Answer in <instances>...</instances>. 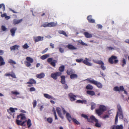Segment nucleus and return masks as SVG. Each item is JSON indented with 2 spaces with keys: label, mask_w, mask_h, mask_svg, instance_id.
<instances>
[{
  "label": "nucleus",
  "mask_w": 129,
  "mask_h": 129,
  "mask_svg": "<svg viewBox=\"0 0 129 129\" xmlns=\"http://www.w3.org/2000/svg\"><path fill=\"white\" fill-rule=\"evenodd\" d=\"M36 82L35 80L33 79H30L28 82L26 83V84H36Z\"/></svg>",
  "instance_id": "aec40b11"
},
{
  "label": "nucleus",
  "mask_w": 129,
  "mask_h": 129,
  "mask_svg": "<svg viewBox=\"0 0 129 129\" xmlns=\"http://www.w3.org/2000/svg\"><path fill=\"white\" fill-rule=\"evenodd\" d=\"M95 122V126L98 127H101V124L99 123V121L98 120Z\"/></svg>",
  "instance_id": "4c0bfd02"
},
{
  "label": "nucleus",
  "mask_w": 129,
  "mask_h": 129,
  "mask_svg": "<svg viewBox=\"0 0 129 129\" xmlns=\"http://www.w3.org/2000/svg\"><path fill=\"white\" fill-rule=\"evenodd\" d=\"M72 120L74 123L77 125L80 124V123L76 119L73 118H72Z\"/></svg>",
  "instance_id": "a19ab883"
},
{
  "label": "nucleus",
  "mask_w": 129,
  "mask_h": 129,
  "mask_svg": "<svg viewBox=\"0 0 129 129\" xmlns=\"http://www.w3.org/2000/svg\"><path fill=\"white\" fill-rule=\"evenodd\" d=\"M118 116L119 118L121 119H123V111L119 104L117 105V114L115 118V124H116L118 121Z\"/></svg>",
  "instance_id": "f257e3e1"
},
{
  "label": "nucleus",
  "mask_w": 129,
  "mask_h": 129,
  "mask_svg": "<svg viewBox=\"0 0 129 129\" xmlns=\"http://www.w3.org/2000/svg\"><path fill=\"white\" fill-rule=\"evenodd\" d=\"M45 76V74L44 73H42L40 74H37L36 76L38 78L41 79L43 78Z\"/></svg>",
  "instance_id": "412c9836"
},
{
  "label": "nucleus",
  "mask_w": 129,
  "mask_h": 129,
  "mask_svg": "<svg viewBox=\"0 0 129 129\" xmlns=\"http://www.w3.org/2000/svg\"><path fill=\"white\" fill-rule=\"evenodd\" d=\"M86 88L87 89L92 90L93 88V87L91 85L89 84L86 86Z\"/></svg>",
  "instance_id": "c9c22d12"
},
{
  "label": "nucleus",
  "mask_w": 129,
  "mask_h": 129,
  "mask_svg": "<svg viewBox=\"0 0 129 129\" xmlns=\"http://www.w3.org/2000/svg\"><path fill=\"white\" fill-rule=\"evenodd\" d=\"M110 129H116V126L115 125L112 126L111 127Z\"/></svg>",
  "instance_id": "69168bd1"
},
{
  "label": "nucleus",
  "mask_w": 129,
  "mask_h": 129,
  "mask_svg": "<svg viewBox=\"0 0 129 129\" xmlns=\"http://www.w3.org/2000/svg\"><path fill=\"white\" fill-rule=\"evenodd\" d=\"M53 119L49 117L47 119V121L50 123H51L52 122Z\"/></svg>",
  "instance_id": "49530a36"
},
{
  "label": "nucleus",
  "mask_w": 129,
  "mask_h": 129,
  "mask_svg": "<svg viewBox=\"0 0 129 129\" xmlns=\"http://www.w3.org/2000/svg\"><path fill=\"white\" fill-rule=\"evenodd\" d=\"M7 15V14L6 13H4L3 14H2L1 15V16L2 17H5L6 15Z\"/></svg>",
  "instance_id": "0e129e2a"
},
{
  "label": "nucleus",
  "mask_w": 129,
  "mask_h": 129,
  "mask_svg": "<svg viewBox=\"0 0 129 129\" xmlns=\"http://www.w3.org/2000/svg\"><path fill=\"white\" fill-rule=\"evenodd\" d=\"M59 50L60 52L62 53L64 52V49L62 48L61 47H60L59 48Z\"/></svg>",
  "instance_id": "6e6d98bb"
},
{
  "label": "nucleus",
  "mask_w": 129,
  "mask_h": 129,
  "mask_svg": "<svg viewBox=\"0 0 129 129\" xmlns=\"http://www.w3.org/2000/svg\"><path fill=\"white\" fill-rule=\"evenodd\" d=\"M86 80L88 81L89 82L96 86L99 88H101L102 87V84L100 82L97 81L91 78H87Z\"/></svg>",
  "instance_id": "7ed1b4c3"
},
{
  "label": "nucleus",
  "mask_w": 129,
  "mask_h": 129,
  "mask_svg": "<svg viewBox=\"0 0 129 129\" xmlns=\"http://www.w3.org/2000/svg\"><path fill=\"white\" fill-rule=\"evenodd\" d=\"M81 116L85 119H87L88 121V119L89 118H88V116L84 114H81Z\"/></svg>",
  "instance_id": "8fccbe9b"
},
{
  "label": "nucleus",
  "mask_w": 129,
  "mask_h": 129,
  "mask_svg": "<svg viewBox=\"0 0 129 129\" xmlns=\"http://www.w3.org/2000/svg\"><path fill=\"white\" fill-rule=\"evenodd\" d=\"M1 28L2 30L3 31H7V28H6L5 26L4 25H2L1 26Z\"/></svg>",
  "instance_id": "3c124183"
},
{
  "label": "nucleus",
  "mask_w": 129,
  "mask_h": 129,
  "mask_svg": "<svg viewBox=\"0 0 129 129\" xmlns=\"http://www.w3.org/2000/svg\"><path fill=\"white\" fill-rule=\"evenodd\" d=\"M24 63L25 66L27 67H30L31 65V63L27 61H25L24 62Z\"/></svg>",
  "instance_id": "58836bf2"
},
{
  "label": "nucleus",
  "mask_w": 129,
  "mask_h": 129,
  "mask_svg": "<svg viewBox=\"0 0 129 129\" xmlns=\"http://www.w3.org/2000/svg\"><path fill=\"white\" fill-rule=\"evenodd\" d=\"M17 30V28L16 27H13L11 29L10 31L12 36H14Z\"/></svg>",
  "instance_id": "2eb2a0df"
},
{
  "label": "nucleus",
  "mask_w": 129,
  "mask_h": 129,
  "mask_svg": "<svg viewBox=\"0 0 129 129\" xmlns=\"http://www.w3.org/2000/svg\"><path fill=\"white\" fill-rule=\"evenodd\" d=\"M23 48L24 49H27L29 48V46L28 45L27 43H26L24 45L22 46Z\"/></svg>",
  "instance_id": "de8ad7c7"
},
{
  "label": "nucleus",
  "mask_w": 129,
  "mask_h": 129,
  "mask_svg": "<svg viewBox=\"0 0 129 129\" xmlns=\"http://www.w3.org/2000/svg\"><path fill=\"white\" fill-rule=\"evenodd\" d=\"M23 20L22 19L19 20L14 19L13 20V24L15 25L16 24L22 22Z\"/></svg>",
  "instance_id": "6ab92c4d"
},
{
  "label": "nucleus",
  "mask_w": 129,
  "mask_h": 129,
  "mask_svg": "<svg viewBox=\"0 0 129 129\" xmlns=\"http://www.w3.org/2000/svg\"><path fill=\"white\" fill-rule=\"evenodd\" d=\"M77 75L76 74H72L70 76V78L72 79H74L75 78H77Z\"/></svg>",
  "instance_id": "f704fd0d"
},
{
  "label": "nucleus",
  "mask_w": 129,
  "mask_h": 129,
  "mask_svg": "<svg viewBox=\"0 0 129 129\" xmlns=\"http://www.w3.org/2000/svg\"><path fill=\"white\" fill-rule=\"evenodd\" d=\"M48 50V48H46L45 50H43L42 52V54H44Z\"/></svg>",
  "instance_id": "13d9d810"
},
{
  "label": "nucleus",
  "mask_w": 129,
  "mask_h": 129,
  "mask_svg": "<svg viewBox=\"0 0 129 129\" xmlns=\"http://www.w3.org/2000/svg\"><path fill=\"white\" fill-rule=\"evenodd\" d=\"M98 119H96L94 116L92 115L90 116V118L88 119V121L90 122H92V121L95 122Z\"/></svg>",
  "instance_id": "ddd939ff"
},
{
  "label": "nucleus",
  "mask_w": 129,
  "mask_h": 129,
  "mask_svg": "<svg viewBox=\"0 0 129 129\" xmlns=\"http://www.w3.org/2000/svg\"><path fill=\"white\" fill-rule=\"evenodd\" d=\"M90 105L91 106V109L92 110H93L95 108L96 104L95 103L92 102L91 103Z\"/></svg>",
  "instance_id": "e433bc0d"
},
{
  "label": "nucleus",
  "mask_w": 129,
  "mask_h": 129,
  "mask_svg": "<svg viewBox=\"0 0 129 129\" xmlns=\"http://www.w3.org/2000/svg\"><path fill=\"white\" fill-rule=\"evenodd\" d=\"M123 127L122 125L116 126V129H123Z\"/></svg>",
  "instance_id": "a18cd8bd"
},
{
  "label": "nucleus",
  "mask_w": 129,
  "mask_h": 129,
  "mask_svg": "<svg viewBox=\"0 0 129 129\" xmlns=\"http://www.w3.org/2000/svg\"><path fill=\"white\" fill-rule=\"evenodd\" d=\"M67 47L70 50H76L77 48L74 47L73 45L71 44H69L67 46Z\"/></svg>",
  "instance_id": "f3484780"
},
{
  "label": "nucleus",
  "mask_w": 129,
  "mask_h": 129,
  "mask_svg": "<svg viewBox=\"0 0 129 129\" xmlns=\"http://www.w3.org/2000/svg\"><path fill=\"white\" fill-rule=\"evenodd\" d=\"M104 63L101 65V69L103 70H104L106 69L105 67L104 66Z\"/></svg>",
  "instance_id": "4d7b16f0"
},
{
  "label": "nucleus",
  "mask_w": 129,
  "mask_h": 129,
  "mask_svg": "<svg viewBox=\"0 0 129 129\" xmlns=\"http://www.w3.org/2000/svg\"><path fill=\"white\" fill-rule=\"evenodd\" d=\"M115 91H123L124 90V88L123 86H121L118 87L116 86L113 89Z\"/></svg>",
  "instance_id": "6e6552de"
},
{
  "label": "nucleus",
  "mask_w": 129,
  "mask_h": 129,
  "mask_svg": "<svg viewBox=\"0 0 129 129\" xmlns=\"http://www.w3.org/2000/svg\"><path fill=\"white\" fill-rule=\"evenodd\" d=\"M10 17L9 16H7V15H6V16H5V18L6 20H8L9 19H10Z\"/></svg>",
  "instance_id": "774afa93"
},
{
  "label": "nucleus",
  "mask_w": 129,
  "mask_h": 129,
  "mask_svg": "<svg viewBox=\"0 0 129 129\" xmlns=\"http://www.w3.org/2000/svg\"><path fill=\"white\" fill-rule=\"evenodd\" d=\"M16 123L18 125H21V123L22 122L21 121L16 119Z\"/></svg>",
  "instance_id": "864d4df0"
},
{
  "label": "nucleus",
  "mask_w": 129,
  "mask_h": 129,
  "mask_svg": "<svg viewBox=\"0 0 129 129\" xmlns=\"http://www.w3.org/2000/svg\"><path fill=\"white\" fill-rule=\"evenodd\" d=\"M68 75H70L73 73V71L72 69H70L67 70L66 72Z\"/></svg>",
  "instance_id": "72a5a7b5"
},
{
  "label": "nucleus",
  "mask_w": 129,
  "mask_h": 129,
  "mask_svg": "<svg viewBox=\"0 0 129 129\" xmlns=\"http://www.w3.org/2000/svg\"><path fill=\"white\" fill-rule=\"evenodd\" d=\"M49 54H46L43 55L41 57V59L42 60H44L49 57Z\"/></svg>",
  "instance_id": "7c9ffc66"
},
{
  "label": "nucleus",
  "mask_w": 129,
  "mask_h": 129,
  "mask_svg": "<svg viewBox=\"0 0 129 129\" xmlns=\"http://www.w3.org/2000/svg\"><path fill=\"white\" fill-rule=\"evenodd\" d=\"M18 119L20 118L21 120H24L26 118L25 115L23 113H21L19 115H18L17 117Z\"/></svg>",
  "instance_id": "4468645a"
},
{
  "label": "nucleus",
  "mask_w": 129,
  "mask_h": 129,
  "mask_svg": "<svg viewBox=\"0 0 129 129\" xmlns=\"http://www.w3.org/2000/svg\"><path fill=\"white\" fill-rule=\"evenodd\" d=\"M36 90L35 89L34 87H32L30 88L29 91H35Z\"/></svg>",
  "instance_id": "bf43d9fd"
},
{
  "label": "nucleus",
  "mask_w": 129,
  "mask_h": 129,
  "mask_svg": "<svg viewBox=\"0 0 129 129\" xmlns=\"http://www.w3.org/2000/svg\"><path fill=\"white\" fill-rule=\"evenodd\" d=\"M95 111L99 116L101 115L103 112L100 109L96 110Z\"/></svg>",
  "instance_id": "c756f323"
},
{
  "label": "nucleus",
  "mask_w": 129,
  "mask_h": 129,
  "mask_svg": "<svg viewBox=\"0 0 129 129\" xmlns=\"http://www.w3.org/2000/svg\"><path fill=\"white\" fill-rule=\"evenodd\" d=\"M47 61L48 63H50V64L53 67H55L56 66V63L57 62L56 60H54L52 58H49L47 60Z\"/></svg>",
  "instance_id": "0eeeda50"
},
{
  "label": "nucleus",
  "mask_w": 129,
  "mask_h": 129,
  "mask_svg": "<svg viewBox=\"0 0 129 129\" xmlns=\"http://www.w3.org/2000/svg\"><path fill=\"white\" fill-rule=\"evenodd\" d=\"M122 62L123 63L122 64V67H124V66L126 64V61L125 59L123 58L122 60Z\"/></svg>",
  "instance_id": "c03bdc74"
},
{
  "label": "nucleus",
  "mask_w": 129,
  "mask_h": 129,
  "mask_svg": "<svg viewBox=\"0 0 129 129\" xmlns=\"http://www.w3.org/2000/svg\"><path fill=\"white\" fill-rule=\"evenodd\" d=\"M76 102L79 103H84L86 104L87 103V102L86 100H78L76 101Z\"/></svg>",
  "instance_id": "2f4dec72"
},
{
  "label": "nucleus",
  "mask_w": 129,
  "mask_h": 129,
  "mask_svg": "<svg viewBox=\"0 0 129 129\" xmlns=\"http://www.w3.org/2000/svg\"><path fill=\"white\" fill-rule=\"evenodd\" d=\"M56 110L58 116L61 118L63 119L64 118L63 116L62 115L61 112V109L59 107H57L56 108Z\"/></svg>",
  "instance_id": "1a4fd4ad"
},
{
  "label": "nucleus",
  "mask_w": 129,
  "mask_h": 129,
  "mask_svg": "<svg viewBox=\"0 0 129 129\" xmlns=\"http://www.w3.org/2000/svg\"><path fill=\"white\" fill-rule=\"evenodd\" d=\"M9 110L10 111V112H9L8 110V111L10 114L13 116V118H14V114H13L12 113L15 112V110H17V109L16 108H13L12 107H10V108Z\"/></svg>",
  "instance_id": "9d476101"
},
{
  "label": "nucleus",
  "mask_w": 129,
  "mask_h": 129,
  "mask_svg": "<svg viewBox=\"0 0 129 129\" xmlns=\"http://www.w3.org/2000/svg\"><path fill=\"white\" fill-rule=\"evenodd\" d=\"M0 66H2L4 65L5 64V62L4 61H0Z\"/></svg>",
  "instance_id": "052dcab7"
},
{
  "label": "nucleus",
  "mask_w": 129,
  "mask_h": 129,
  "mask_svg": "<svg viewBox=\"0 0 129 129\" xmlns=\"http://www.w3.org/2000/svg\"><path fill=\"white\" fill-rule=\"evenodd\" d=\"M69 98L72 101H74L76 100V96L72 93H70L68 94Z\"/></svg>",
  "instance_id": "9b49d317"
},
{
  "label": "nucleus",
  "mask_w": 129,
  "mask_h": 129,
  "mask_svg": "<svg viewBox=\"0 0 129 129\" xmlns=\"http://www.w3.org/2000/svg\"><path fill=\"white\" fill-rule=\"evenodd\" d=\"M99 109L103 112L106 111V107L103 105H101L99 106Z\"/></svg>",
  "instance_id": "4be33fe9"
},
{
  "label": "nucleus",
  "mask_w": 129,
  "mask_h": 129,
  "mask_svg": "<svg viewBox=\"0 0 129 129\" xmlns=\"http://www.w3.org/2000/svg\"><path fill=\"white\" fill-rule=\"evenodd\" d=\"M2 7V9L3 11H4L5 10V6L4 4H0V9Z\"/></svg>",
  "instance_id": "37998d69"
},
{
  "label": "nucleus",
  "mask_w": 129,
  "mask_h": 129,
  "mask_svg": "<svg viewBox=\"0 0 129 129\" xmlns=\"http://www.w3.org/2000/svg\"><path fill=\"white\" fill-rule=\"evenodd\" d=\"M11 93L15 95H19L20 94L17 91H12Z\"/></svg>",
  "instance_id": "09e8293b"
},
{
  "label": "nucleus",
  "mask_w": 129,
  "mask_h": 129,
  "mask_svg": "<svg viewBox=\"0 0 129 129\" xmlns=\"http://www.w3.org/2000/svg\"><path fill=\"white\" fill-rule=\"evenodd\" d=\"M57 22L56 21L51 22L50 23L44 22L41 26V27H55L57 25Z\"/></svg>",
  "instance_id": "20e7f679"
},
{
  "label": "nucleus",
  "mask_w": 129,
  "mask_h": 129,
  "mask_svg": "<svg viewBox=\"0 0 129 129\" xmlns=\"http://www.w3.org/2000/svg\"><path fill=\"white\" fill-rule=\"evenodd\" d=\"M33 107L35 108L37 105V101L36 100H34L33 102Z\"/></svg>",
  "instance_id": "5fc2aeb1"
},
{
  "label": "nucleus",
  "mask_w": 129,
  "mask_h": 129,
  "mask_svg": "<svg viewBox=\"0 0 129 129\" xmlns=\"http://www.w3.org/2000/svg\"><path fill=\"white\" fill-rule=\"evenodd\" d=\"M92 16L91 15L88 16L87 17V19L89 23H94L95 22V20L92 19Z\"/></svg>",
  "instance_id": "f8f14e48"
},
{
  "label": "nucleus",
  "mask_w": 129,
  "mask_h": 129,
  "mask_svg": "<svg viewBox=\"0 0 129 129\" xmlns=\"http://www.w3.org/2000/svg\"><path fill=\"white\" fill-rule=\"evenodd\" d=\"M8 62L9 63L11 64H12V63L16 64V62L15 61H13V60L11 59H10L9 60Z\"/></svg>",
  "instance_id": "79ce46f5"
},
{
  "label": "nucleus",
  "mask_w": 129,
  "mask_h": 129,
  "mask_svg": "<svg viewBox=\"0 0 129 129\" xmlns=\"http://www.w3.org/2000/svg\"><path fill=\"white\" fill-rule=\"evenodd\" d=\"M27 125L28 126V127H30L31 125V121L30 119H29L27 122Z\"/></svg>",
  "instance_id": "ea45409f"
},
{
  "label": "nucleus",
  "mask_w": 129,
  "mask_h": 129,
  "mask_svg": "<svg viewBox=\"0 0 129 129\" xmlns=\"http://www.w3.org/2000/svg\"><path fill=\"white\" fill-rule=\"evenodd\" d=\"M26 59L27 61L30 62L31 63H33L34 61V60L33 59L31 58V57H27L26 58Z\"/></svg>",
  "instance_id": "473e14b6"
},
{
  "label": "nucleus",
  "mask_w": 129,
  "mask_h": 129,
  "mask_svg": "<svg viewBox=\"0 0 129 129\" xmlns=\"http://www.w3.org/2000/svg\"><path fill=\"white\" fill-rule=\"evenodd\" d=\"M11 76L12 78H16V77L15 74L13 72H12L11 73Z\"/></svg>",
  "instance_id": "603ef678"
},
{
  "label": "nucleus",
  "mask_w": 129,
  "mask_h": 129,
  "mask_svg": "<svg viewBox=\"0 0 129 129\" xmlns=\"http://www.w3.org/2000/svg\"><path fill=\"white\" fill-rule=\"evenodd\" d=\"M61 74L62 73L60 72H56L52 73L51 75V76L54 79L56 80L57 79V77L60 76Z\"/></svg>",
  "instance_id": "423d86ee"
},
{
  "label": "nucleus",
  "mask_w": 129,
  "mask_h": 129,
  "mask_svg": "<svg viewBox=\"0 0 129 129\" xmlns=\"http://www.w3.org/2000/svg\"><path fill=\"white\" fill-rule=\"evenodd\" d=\"M58 32L59 34H63L66 37H67L68 36L66 32L63 30H59L58 31Z\"/></svg>",
  "instance_id": "c85d7f7f"
},
{
  "label": "nucleus",
  "mask_w": 129,
  "mask_h": 129,
  "mask_svg": "<svg viewBox=\"0 0 129 129\" xmlns=\"http://www.w3.org/2000/svg\"><path fill=\"white\" fill-rule=\"evenodd\" d=\"M87 94L90 95L91 96H93L95 94L94 92L93 91L88 90L86 92Z\"/></svg>",
  "instance_id": "bb28decb"
},
{
  "label": "nucleus",
  "mask_w": 129,
  "mask_h": 129,
  "mask_svg": "<svg viewBox=\"0 0 129 129\" xmlns=\"http://www.w3.org/2000/svg\"><path fill=\"white\" fill-rule=\"evenodd\" d=\"M109 117V116L108 115H106L103 117V118L104 119H105L106 118H108Z\"/></svg>",
  "instance_id": "338daca9"
},
{
  "label": "nucleus",
  "mask_w": 129,
  "mask_h": 129,
  "mask_svg": "<svg viewBox=\"0 0 129 129\" xmlns=\"http://www.w3.org/2000/svg\"><path fill=\"white\" fill-rule=\"evenodd\" d=\"M97 64H101V65L102 64H103V63H104L101 60H98V62H97Z\"/></svg>",
  "instance_id": "680f3d73"
},
{
  "label": "nucleus",
  "mask_w": 129,
  "mask_h": 129,
  "mask_svg": "<svg viewBox=\"0 0 129 129\" xmlns=\"http://www.w3.org/2000/svg\"><path fill=\"white\" fill-rule=\"evenodd\" d=\"M19 47V46L16 45H15L11 47H10V49L11 51L14 50L15 49H18Z\"/></svg>",
  "instance_id": "a878e982"
},
{
  "label": "nucleus",
  "mask_w": 129,
  "mask_h": 129,
  "mask_svg": "<svg viewBox=\"0 0 129 129\" xmlns=\"http://www.w3.org/2000/svg\"><path fill=\"white\" fill-rule=\"evenodd\" d=\"M61 83L62 84H64L66 83L65 77L63 75L61 76Z\"/></svg>",
  "instance_id": "5701e85b"
},
{
  "label": "nucleus",
  "mask_w": 129,
  "mask_h": 129,
  "mask_svg": "<svg viewBox=\"0 0 129 129\" xmlns=\"http://www.w3.org/2000/svg\"><path fill=\"white\" fill-rule=\"evenodd\" d=\"M66 116L67 119L70 122L73 118H72L71 115L69 113H67L66 114Z\"/></svg>",
  "instance_id": "a211bd4d"
},
{
  "label": "nucleus",
  "mask_w": 129,
  "mask_h": 129,
  "mask_svg": "<svg viewBox=\"0 0 129 129\" xmlns=\"http://www.w3.org/2000/svg\"><path fill=\"white\" fill-rule=\"evenodd\" d=\"M62 110L63 111V114L64 115L66 114V113H67L66 111L63 108H62Z\"/></svg>",
  "instance_id": "e2e57ef3"
},
{
  "label": "nucleus",
  "mask_w": 129,
  "mask_h": 129,
  "mask_svg": "<svg viewBox=\"0 0 129 129\" xmlns=\"http://www.w3.org/2000/svg\"><path fill=\"white\" fill-rule=\"evenodd\" d=\"M76 61L78 63L82 62L84 64L88 66H91L92 65V63L89 62L91 61V60L87 58H85L84 60H83V58L77 59H76Z\"/></svg>",
  "instance_id": "f03ea898"
},
{
  "label": "nucleus",
  "mask_w": 129,
  "mask_h": 129,
  "mask_svg": "<svg viewBox=\"0 0 129 129\" xmlns=\"http://www.w3.org/2000/svg\"><path fill=\"white\" fill-rule=\"evenodd\" d=\"M43 37L40 36L37 37L35 39L34 41L35 42H39V41H42L43 40Z\"/></svg>",
  "instance_id": "dca6fc26"
},
{
  "label": "nucleus",
  "mask_w": 129,
  "mask_h": 129,
  "mask_svg": "<svg viewBox=\"0 0 129 129\" xmlns=\"http://www.w3.org/2000/svg\"><path fill=\"white\" fill-rule=\"evenodd\" d=\"M117 56L112 55L109 58L108 61L111 64H116L118 62V60L117 59Z\"/></svg>",
  "instance_id": "39448f33"
},
{
  "label": "nucleus",
  "mask_w": 129,
  "mask_h": 129,
  "mask_svg": "<svg viewBox=\"0 0 129 129\" xmlns=\"http://www.w3.org/2000/svg\"><path fill=\"white\" fill-rule=\"evenodd\" d=\"M84 34L85 37L87 38H90L92 37V34H89L87 32H84Z\"/></svg>",
  "instance_id": "393cba45"
},
{
  "label": "nucleus",
  "mask_w": 129,
  "mask_h": 129,
  "mask_svg": "<svg viewBox=\"0 0 129 129\" xmlns=\"http://www.w3.org/2000/svg\"><path fill=\"white\" fill-rule=\"evenodd\" d=\"M44 96L47 99H53L54 98L52 96L48 94H44Z\"/></svg>",
  "instance_id": "cd10ccee"
},
{
  "label": "nucleus",
  "mask_w": 129,
  "mask_h": 129,
  "mask_svg": "<svg viewBox=\"0 0 129 129\" xmlns=\"http://www.w3.org/2000/svg\"><path fill=\"white\" fill-rule=\"evenodd\" d=\"M64 66L63 65H62L59 67L58 70L59 71V72H60L61 73H62V72L64 71Z\"/></svg>",
  "instance_id": "b1692460"
}]
</instances>
